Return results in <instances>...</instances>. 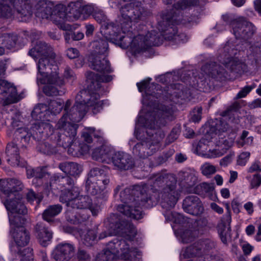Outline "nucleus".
<instances>
[{
	"label": "nucleus",
	"instance_id": "f257e3e1",
	"mask_svg": "<svg viewBox=\"0 0 261 261\" xmlns=\"http://www.w3.org/2000/svg\"><path fill=\"white\" fill-rule=\"evenodd\" d=\"M194 0H180L173 6L171 11L159 22V30L163 34H159L153 31L147 33L146 35L139 34L132 37L130 47L135 51L140 53L147 50L151 46H159L163 41V38L168 40H177L184 36V34L177 35V27L181 20V11L193 6Z\"/></svg>",
	"mask_w": 261,
	"mask_h": 261
},
{
	"label": "nucleus",
	"instance_id": "f03ea898",
	"mask_svg": "<svg viewBox=\"0 0 261 261\" xmlns=\"http://www.w3.org/2000/svg\"><path fill=\"white\" fill-rule=\"evenodd\" d=\"M147 12L139 2L130 3L120 9V16L116 22L105 23V34L122 48L130 47L132 42V22L144 20Z\"/></svg>",
	"mask_w": 261,
	"mask_h": 261
},
{
	"label": "nucleus",
	"instance_id": "7ed1b4c3",
	"mask_svg": "<svg viewBox=\"0 0 261 261\" xmlns=\"http://www.w3.org/2000/svg\"><path fill=\"white\" fill-rule=\"evenodd\" d=\"M150 78L138 83L137 86L140 92L145 91L143 98L150 102L155 101V99H161L173 103L161 105L158 112L159 115L163 118L172 117L177 108L174 104H180L182 100V91L180 89L181 85L178 84H171L163 90L161 86L158 84H152L147 88Z\"/></svg>",
	"mask_w": 261,
	"mask_h": 261
},
{
	"label": "nucleus",
	"instance_id": "20e7f679",
	"mask_svg": "<svg viewBox=\"0 0 261 261\" xmlns=\"http://www.w3.org/2000/svg\"><path fill=\"white\" fill-rule=\"evenodd\" d=\"M99 94L89 90H83L77 94L74 104L71 106L72 101L68 99L65 102L64 114L59 120L58 126L63 127L65 125L66 119L71 122H80L88 111V108L93 107V112L96 114L102 109L103 100H98Z\"/></svg>",
	"mask_w": 261,
	"mask_h": 261
},
{
	"label": "nucleus",
	"instance_id": "39448f33",
	"mask_svg": "<svg viewBox=\"0 0 261 261\" xmlns=\"http://www.w3.org/2000/svg\"><path fill=\"white\" fill-rule=\"evenodd\" d=\"M159 121H162V119L156 118V116L151 119V123L150 124L148 123V120L145 121L144 126L146 127V137L133 147V153L134 155L145 159L159 149L160 142L165 137V134L161 129L156 128V126H160L158 125Z\"/></svg>",
	"mask_w": 261,
	"mask_h": 261
},
{
	"label": "nucleus",
	"instance_id": "423d86ee",
	"mask_svg": "<svg viewBox=\"0 0 261 261\" xmlns=\"http://www.w3.org/2000/svg\"><path fill=\"white\" fill-rule=\"evenodd\" d=\"M140 187L133 189L125 188L120 193V199L123 204L117 206V210L125 216L132 219L139 220L143 218L141 204L146 207V203L141 200V194H146Z\"/></svg>",
	"mask_w": 261,
	"mask_h": 261
},
{
	"label": "nucleus",
	"instance_id": "0eeeda50",
	"mask_svg": "<svg viewBox=\"0 0 261 261\" xmlns=\"http://www.w3.org/2000/svg\"><path fill=\"white\" fill-rule=\"evenodd\" d=\"M168 178L170 182L164 186L158 194L153 192L152 194L147 193L141 194V200L146 203V207H152L159 201L162 207L166 210H170L175 206L179 196L176 190L177 180L175 176H169Z\"/></svg>",
	"mask_w": 261,
	"mask_h": 261
},
{
	"label": "nucleus",
	"instance_id": "6e6552de",
	"mask_svg": "<svg viewBox=\"0 0 261 261\" xmlns=\"http://www.w3.org/2000/svg\"><path fill=\"white\" fill-rule=\"evenodd\" d=\"M59 121L57 124V127L60 131L53 132L50 133L49 138L53 143L64 149L68 148V152L72 155H75L76 151L74 145L72 144L74 140L78 125L75 122H71L66 119L65 125L63 127L58 126Z\"/></svg>",
	"mask_w": 261,
	"mask_h": 261
},
{
	"label": "nucleus",
	"instance_id": "1a4fd4ad",
	"mask_svg": "<svg viewBox=\"0 0 261 261\" xmlns=\"http://www.w3.org/2000/svg\"><path fill=\"white\" fill-rule=\"evenodd\" d=\"M105 225L106 229L99 234V240L114 235L126 236L132 240L137 234L135 226L128 221L121 219L117 214L111 215Z\"/></svg>",
	"mask_w": 261,
	"mask_h": 261
},
{
	"label": "nucleus",
	"instance_id": "9d476101",
	"mask_svg": "<svg viewBox=\"0 0 261 261\" xmlns=\"http://www.w3.org/2000/svg\"><path fill=\"white\" fill-rule=\"evenodd\" d=\"M53 132L51 125L44 122L34 123L29 133L25 128L20 127L15 132L16 139L19 144V146L26 148L32 137L35 140L40 141L49 137L50 133Z\"/></svg>",
	"mask_w": 261,
	"mask_h": 261
},
{
	"label": "nucleus",
	"instance_id": "9b49d317",
	"mask_svg": "<svg viewBox=\"0 0 261 261\" xmlns=\"http://www.w3.org/2000/svg\"><path fill=\"white\" fill-rule=\"evenodd\" d=\"M55 57H41L38 62V74L37 77V84H44L46 82L54 83L57 82L61 85L63 83V80L59 76L57 72L58 68L55 64Z\"/></svg>",
	"mask_w": 261,
	"mask_h": 261
},
{
	"label": "nucleus",
	"instance_id": "f8f14e48",
	"mask_svg": "<svg viewBox=\"0 0 261 261\" xmlns=\"http://www.w3.org/2000/svg\"><path fill=\"white\" fill-rule=\"evenodd\" d=\"M4 205L9 212L11 229L24 227L23 225L27 220L25 215L28 212L24 204L16 199H6Z\"/></svg>",
	"mask_w": 261,
	"mask_h": 261
},
{
	"label": "nucleus",
	"instance_id": "ddd939ff",
	"mask_svg": "<svg viewBox=\"0 0 261 261\" xmlns=\"http://www.w3.org/2000/svg\"><path fill=\"white\" fill-rule=\"evenodd\" d=\"M12 6L21 17L32 14V6L30 0H3L0 2V17L11 18L14 14Z\"/></svg>",
	"mask_w": 261,
	"mask_h": 261
},
{
	"label": "nucleus",
	"instance_id": "4468645a",
	"mask_svg": "<svg viewBox=\"0 0 261 261\" xmlns=\"http://www.w3.org/2000/svg\"><path fill=\"white\" fill-rule=\"evenodd\" d=\"M174 221L176 223L181 224L186 223L182 228L175 230L176 236H179L181 242L185 244L190 243L194 241L196 238L195 227L193 223L196 220H192L182 215L177 214L174 216Z\"/></svg>",
	"mask_w": 261,
	"mask_h": 261
},
{
	"label": "nucleus",
	"instance_id": "2eb2a0df",
	"mask_svg": "<svg viewBox=\"0 0 261 261\" xmlns=\"http://www.w3.org/2000/svg\"><path fill=\"white\" fill-rule=\"evenodd\" d=\"M231 27L236 38L244 40L250 38L256 30L255 26L243 17H239L231 21Z\"/></svg>",
	"mask_w": 261,
	"mask_h": 261
},
{
	"label": "nucleus",
	"instance_id": "dca6fc26",
	"mask_svg": "<svg viewBox=\"0 0 261 261\" xmlns=\"http://www.w3.org/2000/svg\"><path fill=\"white\" fill-rule=\"evenodd\" d=\"M201 70L210 77L217 81L222 82L232 80L233 77L227 72L220 65L216 62H206L202 67Z\"/></svg>",
	"mask_w": 261,
	"mask_h": 261
},
{
	"label": "nucleus",
	"instance_id": "f3484780",
	"mask_svg": "<svg viewBox=\"0 0 261 261\" xmlns=\"http://www.w3.org/2000/svg\"><path fill=\"white\" fill-rule=\"evenodd\" d=\"M19 100L16 87L5 80H0V103L7 105Z\"/></svg>",
	"mask_w": 261,
	"mask_h": 261
},
{
	"label": "nucleus",
	"instance_id": "a211bd4d",
	"mask_svg": "<svg viewBox=\"0 0 261 261\" xmlns=\"http://www.w3.org/2000/svg\"><path fill=\"white\" fill-rule=\"evenodd\" d=\"M241 47L237 39L228 41L218 50L217 59L220 62L234 58L240 51Z\"/></svg>",
	"mask_w": 261,
	"mask_h": 261
},
{
	"label": "nucleus",
	"instance_id": "6ab92c4d",
	"mask_svg": "<svg viewBox=\"0 0 261 261\" xmlns=\"http://www.w3.org/2000/svg\"><path fill=\"white\" fill-rule=\"evenodd\" d=\"M75 248L71 244H59L51 254V258L55 261H69L73 256Z\"/></svg>",
	"mask_w": 261,
	"mask_h": 261
},
{
	"label": "nucleus",
	"instance_id": "aec40b11",
	"mask_svg": "<svg viewBox=\"0 0 261 261\" xmlns=\"http://www.w3.org/2000/svg\"><path fill=\"white\" fill-rule=\"evenodd\" d=\"M18 144L11 142L7 144L6 148V160L7 162L13 167H24L27 162L20 158L19 153Z\"/></svg>",
	"mask_w": 261,
	"mask_h": 261
},
{
	"label": "nucleus",
	"instance_id": "412c9836",
	"mask_svg": "<svg viewBox=\"0 0 261 261\" xmlns=\"http://www.w3.org/2000/svg\"><path fill=\"white\" fill-rule=\"evenodd\" d=\"M114 166L120 170H128L135 166V161L132 156L125 152L118 151L112 156Z\"/></svg>",
	"mask_w": 261,
	"mask_h": 261
},
{
	"label": "nucleus",
	"instance_id": "4be33fe9",
	"mask_svg": "<svg viewBox=\"0 0 261 261\" xmlns=\"http://www.w3.org/2000/svg\"><path fill=\"white\" fill-rule=\"evenodd\" d=\"M107 56L91 54L89 59L91 68L99 72H111L112 70Z\"/></svg>",
	"mask_w": 261,
	"mask_h": 261
},
{
	"label": "nucleus",
	"instance_id": "5701e85b",
	"mask_svg": "<svg viewBox=\"0 0 261 261\" xmlns=\"http://www.w3.org/2000/svg\"><path fill=\"white\" fill-rule=\"evenodd\" d=\"M73 202L74 204L72 208H88L93 216H97L100 211V206L96 203H93L91 198L88 195L79 196L78 198Z\"/></svg>",
	"mask_w": 261,
	"mask_h": 261
},
{
	"label": "nucleus",
	"instance_id": "b1692460",
	"mask_svg": "<svg viewBox=\"0 0 261 261\" xmlns=\"http://www.w3.org/2000/svg\"><path fill=\"white\" fill-rule=\"evenodd\" d=\"M26 172L28 178H33L32 184L36 187L42 186L45 178L49 176V174L44 167H28L26 169Z\"/></svg>",
	"mask_w": 261,
	"mask_h": 261
},
{
	"label": "nucleus",
	"instance_id": "393cba45",
	"mask_svg": "<svg viewBox=\"0 0 261 261\" xmlns=\"http://www.w3.org/2000/svg\"><path fill=\"white\" fill-rule=\"evenodd\" d=\"M215 243L208 239H199L197 240V261H205L207 253L215 247ZM211 261H222L220 259Z\"/></svg>",
	"mask_w": 261,
	"mask_h": 261
},
{
	"label": "nucleus",
	"instance_id": "a878e982",
	"mask_svg": "<svg viewBox=\"0 0 261 261\" xmlns=\"http://www.w3.org/2000/svg\"><path fill=\"white\" fill-rule=\"evenodd\" d=\"M29 55L35 58L37 56L41 57H55L53 48L44 42L38 41L35 46L31 49Z\"/></svg>",
	"mask_w": 261,
	"mask_h": 261
},
{
	"label": "nucleus",
	"instance_id": "bb28decb",
	"mask_svg": "<svg viewBox=\"0 0 261 261\" xmlns=\"http://www.w3.org/2000/svg\"><path fill=\"white\" fill-rule=\"evenodd\" d=\"M118 250V257L120 256L123 260H130L129 258L131 254L136 256H140L141 252L137 248H130L129 244L124 240L118 239L116 244Z\"/></svg>",
	"mask_w": 261,
	"mask_h": 261
},
{
	"label": "nucleus",
	"instance_id": "cd10ccee",
	"mask_svg": "<svg viewBox=\"0 0 261 261\" xmlns=\"http://www.w3.org/2000/svg\"><path fill=\"white\" fill-rule=\"evenodd\" d=\"M231 222V216L230 212L228 211L225 215V218L221 220V222L218 225V230L222 242L224 244H227L228 241L231 238L230 224Z\"/></svg>",
	"mask_w": 261,
	"mask_h": 261
},
{
	"label": "nucleus",
	"instance_id": "c85d7f7f",
	"mask_svg": "<svg viewBox=\"0 0 261 261\" xmlns=\"http://www.w3.org/2000/svg\"><path fill=\"white\" fill-rule=\"evenodd\" d=\"M10 232L18 248L23 247L29 244L30 240V234L24 227L11 229Z\"/></svg>",
	"mask_w": 261,
	"mask_h": 261
},
{
	"label": "nucleus",
	"instance_id": "c756f323",
	"mask_svg": "<svg viewBox=\"0 0 261 261\" xmlns=\"http://www.w3.org/2000/svg\"><path fill=\"white\" fill-rule=\"evenodd\" d=\"M221 63L234 76L241 74L247 70L246 64L237 58L223 60V62Z\"/></svg>",
	"mask_w": 261,
	"mask_h": 261
},
{
	"label": "nucleus",
	"instance_id": "7c9ffc66",
	"mask_svg": "<svg viewBox=\"0 0 261 261\" xmlns=\"http://www.w3.org/2000/svg\"><path fill=\"white\" fill-rule=\"evenodd\" d=\"M35 234L40 245L46 247L52 239V232L43 222L38 223L35 227Z\"/></svg>",
	"mask_w": 261,
	"mask_h": 261
},
{
	"label": "nucleus",
	"instance_id": "2f4dec72",
	"mask_svg": "<svg viewBox=\"0 0 261 261\" xmlns=\"http://www.w3.org/2000/svg\"><path fill=\"white\" fill-rule=\"evenodd\" d=\"M117 244L118 239L117 238L109 242L103 252L97 255V259H99L100 261H109L117 257L118 250L116 246Z\"/></svg>",
	"mask_w": 261,
	"mask_h": 261
},
{
	"label": "nucleus",
	"instance_id": "473e14b6",
	"mask_svg": "<svg viewBox=\"0 0 261 261\" xmlns=\"http://www.w3.org/2000/svg\"><path fill=\"white\" fill-rule=\"evenodd\" d=\"M86 77L91 84V86L93 87L95 91H100L102 82L108 83L112 80V76L110 75H99L92 71H88Z\"/></svg>",
	"mask_w": 261,
	"mask_h": 261
},
{
	"label": "nucleus",
	"instance_id": "72a5a7b5",
	"mask_svg": "<svg viewBox=\"0 0 261 261\" xmlns=\"http://www.w3.org/2000/svg\"><path fill=\"white\" fill-rule=\"evenodd\" d=\"M93 53L92 54L101 56L107 55L109 44L107 40L103 36H96L91 43Z\"/></svg>",
	"mask_w": 261,
	"mask_h": 261
},
{
	"label": "nucleus",
	"instance_id": "f704fd0d",
	"mask_svg": "<svg viewBox=\"0 0 261 261\" xmlns=\"http://www.w3.org/2000/svg\"><path fill=\"white\" fill-rule=\"evenodd\" d=\"M112 155V150L106 145L96 148L92 152L93 159L99 162L108 163Z\"/></svg>",
	"mask_w": 261,
	"mask_h": 261
},
{
	"label": "nucleus",
	"instance_id": "c9c22d12",
	"mask_svg": "<svg viewBox=\"0 0 261 261\" xmlns=\"http://www.w3.org/2000/svg\"><path fill=\"white\" fill-rule=\"evenodd\" d=\"M19 38L16 34H3L0 36V45L9 49L20 46Z\"/></svg>",
	"mask_w": 261,
	"mask_h": 261
},
{
	"label": "nucleus",
	"instance_id": "e433bc0d",
	"mask_svg": "<svg viewBox=\"0 0 261 261\" xmlns=\"http://www.w3.org/2000/svg\"><path fill=\"white\" fill-rule=\"evenodd\" d=\"M59 168L67 175L77 176L82 171V167L76 163L64 162L59 164Z\"/></svg>",
	"mask_w": 261,
	"mask_h": 261
},
{
	"label": "nucleus",
	"instance_id": "4c0bfd02",
	"mask_svg": "<svg viewBox=\"0 0 261 261\" xmlns=\"http://www.w3.org/2000/svg\"><path fill=\"white\" fill-rule=\"evenodd\" d=\"M44 84L46 85L44 86L43 91L47 96H61L64 95L66 92L65 89L61 88V86L64 85V81L63 83L61 85L58 84L57 82L54 83L46 82Z\"/></svg>",
	"mask_w": 261,
	"mask_h": 261
},
{
	"label": "nucleus",
	"instance_id": "58836bf2",
	"mask_svg": "<svg viewBox=\"0 0 261 261\" xmlns=\"http://www.w3.org/2000/svg\"><path fill=\"white\" fill-rule=\"evenodd\" d=\"M85 188L88 194L96 196L98 198H103L106 196V188L103 185L86 181Z\"/></svg>",
	"mask_w": 261,
	"mask_h": 261
},
{
	"label": "nucleus",
	"instance_id": "ea45409f",
	"mask_svg": "<svg viewBox=\"0 0 261 261\" xmlns=\"http://www.w3.org/2000/svg\"><path fill=\"white\" fill-rule=\"evenodd\" d=\"M62 210V206L60 204L49 205L44 211L42 218L44 220L49 223L53 222L54 217L60 214Z\"/></svg>",
	"mask_w": 261,
	"mask_h": 261
},
{
	"label": "nucleus",
	"instance_id": "a19ab883",
	"mask_svg": "<svg viewBox=\"0 0 261 261\" xmlns=\"http://www.w3.org/2000/svg\"><path fill=\"white\" fill-rule=\"evenodd\" d=\"M49 115L48 107L46 104L39 103L36 105L32 112V117L36 120H44Z\"/></svg>",
	"mask_w": 261,
	"mask_h": 261
},
{
	"label": "nucleus",
	"instance_id": "79ce46f5",
	"mask_svg": "<svg viewBox=\"0 0 261 261\" xmlns=\"http://www.w3.org/2000/svg\"><path fill=\"white\" fill-rule=\"evenodd\" d=\"M37 15L42 19H48L53 15V8L44 2H39L36 5Z\"/></svg>",
	"mask_w": 261,
	"mask_h": 261
},
{
	"label": "nucleus",
	"instance_id": "37998d69",
	"mask_svg": "<svg viewBox=\"0 0 261 261\" xmlns=\"http://www.w3.org/2000/svg\"><path fill=\"white\" fill-rule=\"evenodd\" d=\"M77 5H80L78 11H77L76 8L77 6L74 5L75 8L72 7L69 11L71 14H73V16L75 18H77L80 17L81 14H92L94 13V8L91 6L86 5L81 7L80 4L77 3Z\"/></svg>",
	"mask_w": 261,
	"mask_h": 261
},
{
	"label": "nucleus",
	"instance_id": "c03bdc74",
	"mask_svg": "<svg viewBox=\"0 0 261 261\" xmlns=\"http://www.w3.org/2000/svg\"><path fill=\"white\" fill-rule=\"evenodd\" d=\"M183 208L187 213L191 215H195L196 197L194 196H188L186 197L183 202Z\"/></svg>",
	"mask_w": 261,
	"mask_h": 261
},
{
	"label": "nucleus",
	"instance_id": "a18cd8bd",
	"mask_svg": "<svg viewBox=\"0 0 261 261\" xmlns=\"http://www.w3.org/2000/svg\"><path fill=\"white\" fill-rule=\"evenodd\" d=\"M214 190V186L212 183L203 182L197 186V194L203 196H213Z\"/></svg>",
	"mask_w": 261,
	"mask_h": 261
},
{
	"label": "nucleus",
	"instance_id": "49530a36",
	"mask_svg": "<svg viewBox=\"0 0 261 261\" xmlns=\"http://www.w3.org/2000/svg\"><path fill=\"white\" fill-rule=\"evenodd\" d=\"M181 179L184 183L187 185V187H192L193 193H196V187H194L196 184V176L193 174H190L187 172L179 173Z\"/></svg>",
	"mask_w": 261,
	"mask_h": 261
},
{
	"label": "nucleus",
	"instance_id": "de8ad7c7",
	"mask_svg": "<svg viewBox=\"0 0 261 261\" xmlns=\"http://www.w3.org/2000/svg\"><path fill=\"white\" fill-rule=\"evenodd\" d=\"M65 103L64 104L63 100H53L49 103L48 107L49 113L50 112L53 115H57L59 114L62 110L63 109V114H64V108Z\"/></svg>",
	"mask_w": 261,
	"mask_h": 261
},
{
	"label": "nucleus",
	"instance_id": "09e8293b",
	"mask_svg": "<svg viewBox=\"0 0 261 261\" xmlns=\"http://www.w3.org/2000/svg\"><path fill=\"white\" fill-rule=\"evenodd\" d=\"M37 149L41 152L47 155L56 153L58 151L54 144H50L48 142L40 143L37 146Z\"/></svg>",
	"mask_w": 261,
	"mask_h": 261
},
{
	"label": "nucleus",
	"instance_id": "8fccbe9b",
	"mask_svg": "<svg viewBox=\"0 0 261 261\" xmlns=\"http://www.w3.org/2000/svg\"><path fill=\"white\" fill-rule=\"evenodd\" d=\"M5 123L13 128L21 126L22 122L20 120V115L17 113H13L12 115L9 116L8 118H7Z\"/></svg>",
	"mask_w": 261,
	"mask_h": 261
},
{
	"label": "nucleus",
	"instance_id": "3c124183",
	"mask_svg": "<svg viewBox=\"0 0 261 261\" xmlns=\"http://www.w3.org/2000/svg\"><path fill=\"white\" fill-rule=\"evenodd\" d=\"M169 176H175L173 174H158L155 175L152 178V180L154 181V186H160L163 183H165L164 186L168 185L170 182L168 178Z\"/></svg>",
	"mask_w": 261,
	"mask_h": 261
},
{
	"label": "nucleus",
	"instance_id": "603ef678",
	"mask_svg": "<svg viewBox=\"0 0 261 261\" xmlns=\"http://www.w3.org/2000/svg\"><path fill=\"white\" fill-rule=\"evenodd\" d=\"M53 178L57 183L62 185L63 187L72 186L74 184L73 179L68 175L66 176L55 175L54 176Z\"/></svg>",
	"mask_w": 261,
	"mask_h": 261
},
{
	"label": "nucleus",
	"instance_id": "864d4df0",
	"mask_svg": "<svg viewBox=\"0 0 261 261\" xmlns=\"http://www.w3.org/2000/svg\"><path fill=\"white\" fill-rule=\"evenodd\" d=\"M73 198L69 192L65 190L62 192L60 197V201L63 203H65L67 207L72 208L74 204Z\"/></svg>",
	"mask_w": 261,
	"mask_h": 261
},
{
	"label": "nucleus",
	"instance_id": "5fc2aeb1",
	"mask_svg": "<svg viewBox=\"0 0 261 261\" xmlns=\"http://www.w3.org/2000/svg\"><path fill=\"white\" fill-rule=\"evenodd\" d=\"M207 215H200L197 217V231H204L208 227Z\"/></svg>",
	"mask_w": 261,
	"mask_h": 261
},
{
	"label": "nucleus",
	"instance_id": "6e6d98bb",
	"mask_svg": "<svg viewBox=\"0 0 261 261\" xmlns=\"http://www.w3.org/2000/svg\"><path fill=\"white\" fill-rule=\"evenodd\" d=\"M105 170L101 168L96 167L92 169L88 174V177L86 181L88 182H96L98 177Z\"/></svg>",
	"mask_w": 261,
	"mask_h": 261
},
{
	"label": "nucleus",
	"instance_id": "4d7b16f0",
	"mask_svg": "<svg viewBox=\"0 0 261 261\" xmlns=\"http://www.w3.org/2000/svg\"><path fill=\"white\" fill-rule=\"evenodd\" d=\"M96 234L95 230H89L85 234L83 238V243L87 246H92L94 244Z\"/></svg>",
	"mask_w": 261,
	"mask_h": 261
},
{
	"label": "nucleus",
	"instance_id": "13d9d810",
	"mask_svg": "<svg viewBox=\"0 0 261 261\" xmlns=\"http://www.w3.org/2000/svg\"><path fill=\"white\" fill-rule=\"evenodd\" d=\"M241 106L239 102L236 101L228 107L226 110L223 111L221 115L223 117L230 116L233 115L234 113L238 112Z\"/></svg>",
	"mask_w": 261,
	"mask_h": 261
},
{
	"label": "nucleus",
	"instance_id": "bf43d9fd",
	"mask_svg": "<svg viewBox=\"0 0 261 261\" xmlns=\"http://www.w3.org/2000/svg\"><path fill=\"white\" fill-rule=\"evenodd\" d=\"M101 135V132H99L98 134H96L94 128L90 129L89 131L84 132L82 134L83 140L88 143H90L92 141V137L96 138L100 137Z\"/></svg>",
	"mask_w": 261,
	"mask_h": 261
},
{
	"label": "nucleus",
	"instance_id": "052dcab7",
	"mask_svg": "<svg viewBox=\"0 0 261 261\" xmlns=\"http://www.w3.org/2000/svg\"><path fill=\"white\" fill-rule=\"evenodd\" d=\"M203 175L208 176L216 172V167L210 163H205L200 168Z\"/></svg>",
	"mask_w": 261,
	"mask_h": 261
},
{
	"label": "nucleus",
	"instance_id": "680f3d73",
	"mask_svg": "<svg viewBox=\"0 0 261 261\" xmlns=\"http://www.w3.org/2000/svg\"><path fill=\"white\" fill-rule=\"evenodd\" d=\"M180 132V126H175L173 128L170 134L168 135L166 139V143L170 144L176 140Z\"/></svg>",
	"mask_w": 261,
	"mask_h": 261
},
{
	"label": "nucleus",
	"instance_id": "e2e57ef3",
	"mask_svg": "<svg viewBox=\"0 0 261 261\" xmlns=\"http://www.w3.org/2000/svg\"><path fill=\"white\" fill-rule=\"evenodd\" d=\"M17 253L19 256L26 257L28 259L33 260V249L30 247H28L21 250L20 248H18Z\"/></svg>",
	"mask_w": 261,
	"mask_h": 261
},
{
	"label": "nucleus",
	"instance_id": "0e129e2a",
	"mask_svg": "<svg viewBox=\"0 0 261 261\" xmlns=\"http://www.w3.org/2000/svg\"><path fill=\"white\" fill-rule=\"evenodd\" d=\"M109 182V176L107 172L104 170L103 171H102V173L99 177H98L95 183L98 185H103L105 186V188H106V186L108 185Z\"/></svg>",
	"mask_w": 261,
	"mask_h": 261
},
{
	"label": "nucleus",
	"instance_id": "69168bd1",
	"mask_svg": "<svg viewBox=\"0 0 261 261\" xmlns=\"http://www.w3.org/2000/svg\"><path fill=\"white\" fill-rule=\"evenodd\" d=\"M221 122L220 121H217L215 124L213 123L210 126L209 132L217 134L220 132H224L226 130L225 128H222L221 127ZM207 132H208V130H206V133Z\"/></svg>",
	"mask_w": 261,
	"mask_h": 261
},
{
	"label": "nucleus",
	"instance_id": "338daca9",
	"mask_svg": "<svg viewBox=\"0 0 261 261\" xmlns=\"http://www.w3.org/2000/svg\"><path fill=\"white\" fill-rule=\"evenodd\" d=\"M184 255L186 258L194 257L196 255V246L194 243L186 248Z\"/></svg>",
	"mask_w": 261,
	"mask_h": 261
},
{
	"label": "nucleus",
	"instance_id": "774afa93",
	"mask_svg": "<svg viewBox=\"0 0 261 261\" xmlns=\"http://www.w3.org/2000/svg\"><path fill=\"white\" fill-rule=\"evenodd\" d=\"M79 261H90V255L84 249H79L77 253Z\"/></svg>",
	"mask_w": 261,
	"mask_h": 261
}]
</instances>
